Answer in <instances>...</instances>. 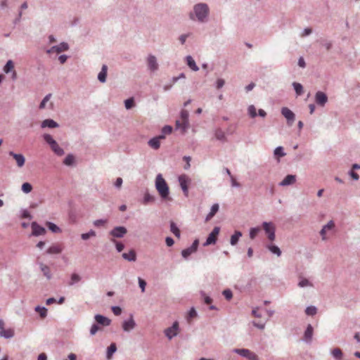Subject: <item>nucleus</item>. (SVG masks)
<instances>
[{
	"label": "nucleus",
	"instance_id": "obj_38",
	"mask_svg": "<svg viewBox=\"0 0 360 360\" xmlns=\"http://www.w3.org/2000/svg\"><path fill=\"white\" fill-rule=\"evenodd\" d=\"M35 311L39 314L41 318H45L47 315V309L45 307L38 306L35 308Z\"/></svg>",
	"mask_w": 360,
	"mask_h": 360
},
{
	"label": "nucleus",
	"instance_id": "obj_33",
	"mask_svg": "<svg viewBox=\"0 0 360 360\" xmlns=\"http://www.w3.org/2000/svg\"><path fill=\"white\" fill-rule=\"evenodd\" d=\"M214 136L217 140L222 141H225L226 140L225 133L221 129H216Z\"/></svg>",
	"mask_w": 360,
	"mask_h": 360
},
{
	"label": "nucleus",
	"instance_id": "obj_1",
	"mask_svg": "<svg viewBox=\"0 0 360 360\" xmlns=\"http://www.w3.org/2000/svg\"><path fill=\"white\" fill-rule=\"evenodd\" d=\"M155 188L162 198H168L169 193V186L161 174H158L156 176Z\"/></svg>",
	"mask_w": 360,
	"mask_h": 360
},
{
	"label": "nucleus",
	"instance_id": "obj_20",
	"mask_svg": "<svg viewBox=\"0 0 360 360\" xmlns=\"http://www.w3.org/2000/svg\"><path fill=\"white\" fill-rule=\"evenodd\" d=\"M136 323L131 316L129 320L123 322L122 328L124 331H129L134 329Z\"/></svg>",
	"mask_w": 360,
	"mask_h": 360
},
{
	"label": "nucleus",
	"instance_id": "obj_56",
	"mask_svg": "<svg viewBox=\"0 0 360 360\" xmlns=\"http://www.w3.org/2000/svg\"><path fill=\"white\" fill-rule=\"evenodd\" d=\"M44 139L46 141L47 143L49 144V146H51L52 143H54L56 141L50 134H44Z\"/></svg>",
	"mask_w": 360,
	"mask_h": 360
},
{
	"label": "nucleus",
	"instance_id": "obj_41",
	"mask_svg": "<svg viewBox=\"0 0 360 360\" xmlns=\"http://www.w3.org/2000/svg\"><path fill=\"white\" fill-rule=\"evenodd\" d=\"M269 250L274 254H276L277 256H280L281 252L278 247L271 245L268 246Z\"/></svg>",
	"mask_w": 360,
	"mask_h": 360
},
{
	"label": "nucleus",
	"instance_id": "obj_42",
	"mask_svg": "<svg viewBox=\"0 0 360 360\" xmlns=\"http://www.w3.org/2000/svg\"><path fill=\"white\" fill-rule=\"evenodd\" d=\"M298 285L300 288H304V287H307V286H313L312 283L307 278H302L300 280V281L299 282Z\"/></svg>",
	"mask_w": 360,
	"mask_h": 360
},
{
	"label": "nucleus",
	"instance_id": "obj_48",
	"mask_svg": "<svg viewBox=\"0 0 360 360\" xmlns=\"http://www.w3.org/2000/svg\"><path fill=\"white\" fill-rule=\"evenodd\" d=\"M274 155L278 157H283L285 153L283 152V148L281 146L277 147L274 150Z\"/></svg>",
	"mask_w": 360,
	"mask_h": 360
},
{
	"label": "nucleus",
	"instance_id": "obj_61",
	"mask_svg": "<svg viewBox=\"0 0 360 360\" xmlns=\"http://www.w3.org/2000/svg\"><path fill=\"white\" fill-rule=\"evenodd\" d=\"M139 284L140 288H141V291L144 292L145 288L146 285V282L144 280H143L142 278H139Z\"/></svg>",
	"mask_w": 360,
	"mask_h": 360
},
{
	"label": "nucleus",
	"instance_id": "obj_12",
	"mask_svg": "<svg viewBox=\"0 0 360 360\" xmlns=\"http://www.w3.org/2000/svg\"><path fill=\"white\" fill-rule=\"evenodd\" d=\"M31 227L32 230V234L34 236H41L46 233L45 229L39 226L37 222H32Z\"/></svg>",
	"mask_w": 360,
	"mask_h": 360
},
{
	"label": "nucleus",
	"instance_id": "obj_46",
	"mask_svg": "<svg viewBox=\"0 0 360 360\" xmlns=\"http://www.w3.org/2000/svg\"><path fill=\"white\" fill-rule=\"evenodd\" d=\"M110 240L115 244L116 249L118 252L123 250L124 246L122 243L117 241L115 238H111Z\"/></svg>",
	"mask_w": 360,
	"mask_h": 360
},
{
	"label": "nucleus",
	"instance_id": "obj_14",
	"mask_svg": "<svg viewBox=\"0 0 360 360\" xmlns=\"http://www.w3.org/2000/svg\"><path fill=\"white\" fill-rule=\"evenodd\" d=\"M335 226V224L333 221H330L326 225H325L320 231V234L322 239L324 240L327 238L326 233L328 231L333 230Z\"/></svg>",
	"mask_w": 360,
	"mask_h": 360
},
{
	"label": "nucleus",
	"instance_id": "obj_24",
	"mask_svg": "<svg viewBox=\"0 0 360 360\" xmlns=\"http://www.w3.org/2000/svg\"><path fill=\"white\" fill-rule=\"evenodd\" d=\"M108 67L106 65H103L101 71L98 75V79L101 82H105L106 80Z\"/></svg>",
	"mask_w": 360,
	"mask_h": 360
},
{
	"label": "nucleus",
	"instance_id": "obj_3",
	"mask_svg": "<svg viewBox=\"0 0 360 360\" xmlns=\"http://www.w3.org/2000/svg\"><path fill=\"white\" fill-rule=\"evenodd\" d=\"M263 229L267 234L268 238L273 241L275 239V225L272 222H264L262 224Z\"/></svg>",
	"mask_w": 360,
	"mask_h": 360
},
{
	"label": "nucleus",
	"instance_id": "obj_11",
	"mask_svg": "<svg viewBox=\"0 0 360 360\" xmlns=\"http://www.w3.org/2000/svg\"><path fill=\"white\" fill-rule=\"evenodd\" d=\"M315 101L317 104L323 106L328 101V97L323 92L318 91L315 96Z\"/></svg>",
	"mask_w": 360,
	"mask_h": 360
},
{
	"label": "nucleus",
	"instance_id": "obj_51",
	"mask_svg": "<svg viewBox=\"0 0 360 360\" xmlns=\"http://www.w3.org/2000/svg\"><path fill=\"white\" fill-rule=\"evenodd\" d=\"M75 160L74 157L72 155H68L64 160L63 162L66 165H71Z\"/></svg>",
	"mask_w": 360,
	"mask_h": 360
},
{
	"label": "nucleus",
	"instance_id": "obj_60",
	"mask_svg": "<svg viewBox=\"0 0 360 360\" xmlns=\"http://www.w3.org/2000/svg\"><path fill=\"white\" fill-rule=\"evenodd\" d=\"M162 131L164 134L163 135H165V134H169L172 131V127L171 126H169V125L165 126L162 128Z\"/></svg>",
	"mask_w": 360,
	"mask_h": 360
},
{
	"label": "nucleus",
	"instance_id": "obj_63",
	"mask_svg": "<svg viewBox=\"0 0 360 360\" xmlns=\"http://www.w3.org/2000/svg\"><path fill=\"white\" fill-rule=\"evenodd\" d=\"M198 246V240H195L193 243L192 245L189 248L192 250V251L193 252H195L197 250Z\"/></svg>",
	"mask_w": 360,
	"mask_h": 360
},
{
	"label": "nucleus",
	"instance_id": "obj_52",
	"mask_svg": "<svg viewBox=\"0 0 360 360\" xmlns=\"http://www.w3.org/2000/svg\"><path fill=\"white\" fill-rule=\"evenodd\" d=\"M125 108L127 109H130L134 105V101L133 98H130L127 99L124 102Z\"/></svg>",
	"mask_w": 360,
	"mask_h": 360
},
{
	"label": "nucleus",
	"instance_id": "obj_4",
	"mask_svg": "<svg viewBox=\"0 0 360 360\" xmlns=\"http://www.w3.org/2000/svg\"><path fill=\"white\" fill-rule=\"evenodd\" d=\"M234 352L239 355L247 358L248 360H258L257 356L247 349H236Z\"/></svg>",
	"mask_w": 360,
	"mask_h": 360
},
{
	"label": "nucleus",
	"instance_id": "obj_15",
	"mask_svg": "<svg viewBox=\"0 0 360 360\" xmlns=\"http://www.w3.org/2000/svg\"><path fill=\"white\" fill-rule=\"evenodd\" d=\"M63 247L62 244H53L50 246L46 252L50 255L60 254L63 251Z\"/></svg>",
	"mask_w": 360,
	"mask_h": 360
},
{
	"label": "nucleus",
	"instance_id": "obj_34",
	"mask_svg": "<svg viewBox=\"0 0 360 360\" xmlns=\"http://www.w3.org/2000/svg\"><path fill=\"white\" fill-rule=\"evenodd\" d=\"M170 231L171 232H172V233L174 234L175 236H176L177 238H179L180 237V230L179 229V228L176 226V225L175 224L174 222L172 221L170 223Z\"/></svg>",
	"mask_w": 360,
	"mask_h": 360
},
{
	"label": "nucleus",
	"instance_id": "obj_45",
	"mask_svg": "<svg viewBox=\"0 0 360 360\" xmlns=\"http://www.w3.org/2000/svg\"><path fill=\"white\" fill-rule=\"evenodd\" d=\"M265 323H266L265 319L259 320V321L255 320L253 321V325L259 329H263L264 328Z\"/></svg>",
	"mask_w": 360,
	"mask_h": 360
},
{
	"label": "nucleus",
	"instance_id": "obj_35",
	"mask_svg": "<svg viewBox=\"0 0 360 360\" xmlns=\"http://www.w3.org/2000/svg\"><path fill=\"white\" fill-rule=\"evenodd\" d=\"M332 355L333 357L338 360H341L342 358V352L340 349L335 348L332 350Z\"/></svg>",
	"mask_w": 360,
	"mask_h": 360
},
{
	"label": "nucleus",
	"instance_id": "obj_57",
	"mask_svg": "<svg viewBox=\"0 0 360 360\" xmlns=\"http://www.w3.org/2000/svg\"><path fill=\"white\" fill-rule=\"evenodd\" d=\"M99 330H101V328L98 325L93 324L90 329V334L94 335Z\"/></svg>",
	"mask_w": 360,
	"mask_h": 360
},
{
	"label": "nucleus",
	"instance_id": "obj_49",
	"mask_svg": "<svg viewBox=\"0 0 360 360\" xmlns=\"http://www.w3.org/2000/svg\"><path fill=\"white\" fill-rule=\"evenodd\" d=\"M46 226L53 232L57 233L60 231V229L51 222H46Z\"/></svg>",
	"mask_w": 360,
	"mask_h": 360
},
{
	"label": "nucleus",
	"instance_id": "obj_6",
	"mask_svg": "<svg viewBox=\"0 0 360 360\" xmlns=\"http://www.w3.org/2000/svg\"><path fill=\"white\" fill-rule=\"evenodd\" d=\"M127 233V230L124 226H117L115 227L109 234L112 237V238H120L124 237V236Z\"/></svg>",
	"mask_w": 360,
	"mask_h": 360
},
{
	"label": "nucleus",
	"instance_id": "obj_44",
	"mask_svg": "<svg viewBox=\"0 0 360 360\" xmlns=\"http://www.w3.org/2000/svg\"><path fill=\"white\" fill-rule=\"evenodd\" d=\"M32 190V186L30 183L26 182L22 185V191L24 193H28L31 192Z\"/></svg>",
	"mask_w": 360,
	"mask_h": 360
},
{
	"label": "nucleus",
	"instance_id": "obj_55",
	"mask_svg": "<svg viewBox=\"0 0 360 360\" xmlns=\"http://www.w3.org/2000/svg\"><path fill=\"white\" fill-rule=\"evenodd\" d=\"M193 252L190 248H188L186 249H184L181 252V255L184 258L188 257L189 255H191Z\"/></svg>",
	"mask_w": 360,
	"mask_h": 360
},
{
	"label": "nucleus",
	"instance_id": "obj_27",
	"mask_svg": "<svg viewBox=\"0 0 360 360\" xmlns=\"http://www.w3.org/2000/svg\"><path fill=\"white\" fill-rule=\"evenodd\" d=\"M40 269H41V271L43 272L44 276H46L47 278V279L51 278V269L47 265H45V264L41 263Z\"/></svg>",
	"mask_w": 360,
	"mask_h": 360
},
{
	"label": "nucleus",
	"instance_id": "obj_59",
	"mask_svg": "<svg viewBox=\"0 0 360 360\" xmlns=\"http://www.w3.org/2000/svg\"><path fill=\"white\" fill-rule=\"evenodd\" d=\"M223 295L225 297V298L228 300H231L233 297L232 292L229 289L224 290L223 291Z\"/></svg>",
	"mask_w": 360,
	"mask_h": 360
},
{
	"label": "nucleus",
	"instance_id": "obj_64",
	"mask_svg": "<svg viewBox=\"0 0 360 360\" xmlns=\"http://www.w3.org/2000/svg\"><path fill=\"white\" fill-rule=\"evenodd\" d=\"M166 244L167 246L171 247L174 245V240L170 237H167L165 240Z\"/></svg>",
	"mask_w": 360,
	"mask_h": 360
},
{
	"label": "nucleus",
	"instance_id": "obj_32",
	"mask_svg": "<svg viewBox=\"0 0 360 360\" xmlns=\"http://www.w3.org/2000/svg\"><path fill=\"white\" fill-rule=\"evenodd\" d=\"M242 233L240 231H236L233 235L231 236L230 243L231 245H235L238 243L240 237H241Z\"/></svg>",
	"mask_w": 360,
	"mask_h": 360
},
{
	"label": "nucleus",
	"instance_id": "obj_31",
	"mask_svg": "<svg viewBox=\"0 0 360 360\" xmlns=\"http://www.w3.org/2000/svg\"><path fill=\"white\" fill-rule=\"evenodd\" d=\"M176 127L178 129H181V132L184 133L188 127V122H185V123H184V122L182 120H177L176 122Z\"/></svg>",
	"mask_w": 360,
	"mask_h": 360
},
{
	"label": "nucleus",
	"instance_id": "obj_9",
	"mask_svg": "<svg viewBox=\"0 0 360 360\" xmlns=\"http://www.w3.org/2000/svg\"><path fill=\"white\" fill-rule=\"evenodd\" d=\"M180 186L186 196L188 195V184L190 182L189 178L186 175H181L179 177Z\"/></svg>",
	"mask_w": 360,
	"mask_h": 360
},
{
	"label": "nucleus",
	"instance_id": "obj_37",
	"mask_svg": "<svg viewBox=\"0 0 360 360\" xmlns=\"http://www.w3.org/2000/svg\"><path fill=\"white\" fill-rule=\"evenodd\" d=\"M293 86H294V89H295V91L296 92V94L300 96L301 94H302L303 93V87H302V85L300 83H297V82H294L292 84Z\"/></svg>",
	"mask_w": 360,
	"mask_h": 360
},
{
	"label": "nucleus",
	"instance_id": "obj_50",
	"mask_svg": "<svg viewBox=\"0 0 360 360\" xmlns=\"http://www.w3.org/2000/svg\"><path fill=\"white\" fill-rule=\"evenodd\" d=\"M51 97V94H49L48 95H46L44 99L42 100V101L41 102L40 105H39V108L41 109H43L45 108L46 106V103L50 100Z\"/></svg>",
	"mask_w": 360,
	"mask_h": 360
},
{
	"label": "nucleus",
	"instance_id": "obj_53",
	"mask_svg": "<svg viewBox=\"0 0 360 360\" xmlns=\"http://www.w3.org/2000/svg\"><path fill=\"white\" fill-rule=\"evenodd\" d=\"M181 120H182L184 122H188V112L186 110H182L181 112Z\"/></svg>",
	"mask_w": 360,
	"mask_h": 360
},
{
	"label": "nucleus",
	"instance_id": "obj_58",
	"mask_svg": "<svg viewBox=\"0 0 360 360\" xmlns=\"http://www.w3.org/2000/svg\"><path fill=\"white\" fill-rule=\"evenodd\" d=\"M107 223L106 219H98L94 221V224L95 226H103Z\"/></svg>",
	"mask_w": 360,
	"mask_h": 360
},
{
	"label": "nucleus",
	"instance_id": "obj_26",
	"mask_svg": "<svg viewBox=\"0 0 360 360\" xmlns=\"http://www.w3.org/2000/svg\"><path fill=\"white\" fill-rule=\"evenodd\" d=\"M219 208V206L217 203L214 204L211 207L210 212L206 217V221L210 220L215 215V214L218 212Z\"/></svg>",
	"mask_w": 360,
	"mask_h": 360
},
{
	"label": "nucleus",
	"instance_id": "obj_28",
	"mask_svg": "<svg viewBox=\"0 0 360 360\" xmlns=\"http://www.w3.org/2000/svg\"><path fill=\"white\" fill-rule=\"evenodd\" d=\"M50 147L56 155H63L64 154L63 150L58 146L56 141L52 143Z\"/></svg>",
	"mask_w": 360,
	"mask_h": 360
},
{
	"label": "nucleus",
	"instance_id": "obj_7",
	"mask_svg": "<svg viewBox=\"0 0 360 360\" xmlns=\"http://www.w3.org/2000/svg\"><path fill=\"white\" fill-rule=\"evenodd\" d=\"M282 115L286 118L288 124L291 126L295 121V115L289 108L284 107L281 109Z\"/></svg>",
	"mask_w": 360,
	"mask_h": 360
},
{
	"label": "nucleus",
	"instance_id": "obj_47",
	"mask_svg": "<svg viewBox=\"0 0 360 360\" xmlns=\"http://www.w3.org/2000/svg\"><path fill=\"white\" fill-rule=\"evenodd\" d=\"M248 113L250 116L252 118L257 116V110L253 105H251L248 107Z\"/></svg>",
	"mask_w": 360,
	"mask_h": 360
},
{
	"label": "nucleus",
	"instance_id": "obj_54",
	"mask_svg": "<svg viewBox=\"0 0 360 360\" xmlns=\"http://www.w3.org/2000/svg\"><path fill=\"white\" fill-rule=\"evenodd\" d=\"M154 201V197L150 195L149 193H146L144 195L143 203L147 204L150 202Z\"/></svg>",
	"mask_w": 360,
	"mask_h": 360
},
{
	"label": "nucleus",
	"instance_id": "obj_29",
	"mask_svg": "<svg viewBox=\"0 0 360 360\" xmlns=\"http://www.w3.org/2000/svg\"><path fill=\"white\" fill-rule=\"evenodd\" d=\"M0 335L5 338H11L14 335V330L12 328H8L0 330Z\"/></svg>",
	"mask_w": 360,
	"mask_h": 360
},
{
	"label": "nucleus",
	"instance_id": "obj_25",
	"mask_svg": "<svg viewBox=\"0 0 360 360\" xmlns=\"http://www.w3.org/2000/svg\"><path fill=\"white\" fill-rule=\"evenodd\" d=\"M186 62L188 66L193 71H198L199 70L198 65H196L195 60L191 56H188L186 57Z\"/></svg>",
	"mask_w": 360,
	"mask_h": 360
},
{
	"label": "nucleus",
	"instance_id": "obj_18",
	"mask_svg": "<svg viewBox=\"0 0 360 360\" xmlns=\"http://www.w3.org/2000/svg\"><path fill=\"white\" fill-rule=\"evenodd\" d=\"M14 69V64L13 63L12 60H9L6 65L4 66V71L6 72V73H8L9 72L11 71H13V73H12V79L13 80H15L17 77V73L15 70H13Z\"/></svg>",
	"mask_w": 360,
	"mask_h": 360
},
{
	"label": "nucleus",
	"instance_id": "obj_13",
	"mask_svg": "<svg viewBox=\"0 0 360 360\" xmlns=\"http://www.w3.org/2000/svg\"><path fill=\"white\" fill-rule=\"evenodd\" d=\"M94 319L98 324L103 326H108L111 323V320L110 319L100 314H96Z\"/></svg>",
	"mask_w": 360,
	"mask_h": 360
},
{
	"label": "nucleus",
	"instance_id": "obj_5",
	"mask_svg": "<svg viewBox=\"0 0 360 360\" xmlns=\"http://www.w3.org/2000/svg\"><path fill=\"white\" fill-rule=\"evenodd\" d=\"M220 229L219 227H214L212 232L208 236L206 242L205 243L204 245H210L212 244H215L217 240L218 235L219 233Z\"/></svg>",
	"mask_w": 360,
	"mask_h": 360
},
{
	"label": "nucleus",
	"instance_id": "obj_8",
	"mask_svg": "<svg viewBox=\"0 0 360 360\" xmlns=\"http://www.w3.org/2000/svg\"><path fill=\"white\" fill-rule=\"evenodd\" d=\"M179 332V323L175 321L172 327L167 328L165 330V335L169 338L172 339L173 337L176 336Z\"/></svg>",
	"mask_w": 360,
	"mask_h": 360
},
{
	"label": "nucleus",
	"instance_id": "obj_62",
	"mask_svg": "<svg viewBox=\"0 0 360 360\" xmlns=\"http://www.w3.org/2000/svg\"><path fill=\"white\" fill-rule=\"evenodd\" d=\"M112 311L115 315L118 316L121 314L122 309L120 307H112Z\"/></svg>",
	"mask_w": 360,
	"mask_h": 360
},
{
	"label": "nucleus",
	"instance_id": "obj_23",
	"mask_svg": "<svg viewBox=\"0 0 360 360\" xmlns=\"http://www.w3.org/2000/svg\"><path fill=\"white\" fill-rule=\"evenodd\" d=\"M58 127V124H57V122H56L54 120H51V119L45 120L41 123L42 128H45V127L56 128Z\"/></svg>",
	"mask_w": 360,
	"mask_h": 360
},
{
	"label": "nucleus",
	"instance_id": "obj_39",
	"mask_svg": "<svg viewBox=\"0 0 360 360\" xmlns=\"http://www.w3.org/2000/svg\"><path fill=\"white\" fill-rule=\"evenodd\" d=\"M305 313L309 316H314L317 313V309L314 306L308 307L305 309Z\"/></svg>",
	"mask_w": 360,
	"mask_h": 360
},
{
	"label": "nucleus",
	"instance_id": "obj_30",
	"mask_svg": "<svg viewBox=\"0 0 360 360\" xmlns=\"http://www.w3.org/2000/svg\"><path fill=\"white\" fill-rule=\"evenodd\" d=\"M313 335V327L309 324L305 332H304V339L307 342H309L311 340Z\"/></svg>",
	"mask_w": 360,
	"mask_h": 360
},
{
	"label": "nucleus",
	"instance_id": "obj_17",
	"mask_svg": "<svg viewBox=\"0 0 360 360\" xmlns=\"http://www.w3.org/2000/svg\"><path fill=\"white\" fill-rule=\"evenodd\" d=\"M165 138V135H160L159 136L155 137L148 141V144L151 148L154 149H158L160 146V140L164 139Z\"/></svg>",
	"mask_w": 360,
	"mask_h": 360
},
{
	"label": "nucleus",
	"instance_id": "obj_16",
	"mask_svg": "<svg viewBox=\"0 0 360 360\" xmlns=\"http://www.w3.org/2000/svg\"><path fill=\"white\" fill-rule=\"evenodd\" d=\"M296 181V176L292 174L287 175L284 179L280 182L281 186H286L295 184Z\"/></svg>",
	"mask_w": 360,
	"mask_h": 360
},
{
	"label": "nucleus",
	"instance_id": "obj_36",
	"mask_svg": "<svg viewBox=\"0 0 360 360\" xmlns=\"http://www.w3.org/2000/svg\"><path fill=\"white\" fill-rule=\"evenodd\" d=\"M81 277L77 274H72L71 275L70 281L68 283L69 285H72L73 284L78 283L80 281Z\"/></svg>",
	"mask_w": 360,
	"mask_h": 360
},
{
	"label": "nucleus",
	"instance_id": "obj_2",
	"mask_svg": "<svg viewBox=\"0 0 360 360\" xmlns=\"http://www.w3.org/2000/svg\"><path fill=\"white\" fill-rule=\"evenodd\" d=\"M194 12L198 20L203 21L208 15L209 8L206 4H199L194 7Z\"/></svg>",
	"mask_w": 360,
	"mask_h": 360
},
{
	"label": "nucleus",
	"instance_id": "obj_21",
	"mask_svg": "<svg viewBox=\"0 0 360 360\" xmlns=\"http://www.w3.org/2000/svg\"><path fill=\"white\" fill-rule=\"evenodd\" d=\"M148 66L152 71L158 70V65L156 61V58L154 56L150 55L148 58Z\"/></svg>",
	"mask_w": 360,
	"mask_h": 360
},
{
	"label": "nucleus",
	"instance_id": "obj_43",
	"mask_svg": "<svg viewBox=\"0 0 360 360\" xmlns=\"http://www.w3.org/2000/svg\"><path fill=\"white\" fill-rule=\"evenodd\" d=\"M260 230L261 229L259 227L252 228L250 231V238L251 239H254L260 231Z\"/></svg>",
	"mask_w": 360,
	"mask_h": 360
},
{
	"label": "nucleus",
	"instance_id": "obj_19",
	"mask_svg": "<svg viewBox=\"0 0 360 360\" xmlns=\"http://www.w3.org/2000/svg\"><path fill=\"white\" fill-rule=\"evenodd\" d=\"M68 49V45L67 43L63 42L58 46H53L50 50L48 51L49 53L56 52L59 53L62 51H66Z\"/></svg>",
	"mask_w": 360,
	"mask_h": 360
},
{
	"label": "nucleus",
	"instance_id": "obj_10",
	"mask_svg": "<svg viewBox=\"0 0 360 360\" xmlns=\"http://www.w3.org/2000/svg\"><path fill=\"white\" fill-rule=\"evenodd\" d=\"M9 155L13 157L18 167H22L25 163V158L22 154H17L13 151L8 153Z\"/></svg>",
	"mask_w": 360,
	"mask_h": 360
},
{
	"label": "nucleus",
	"instance_id": "obj_22",
	"mask_svg": "<svg viewBox=\"0 0 360 360\" xmlns=\"http://www.w3.org/2000/svg\"><path fill=\"white\" fill-rule=\"evenodd\" d=\"M122 257L129 262H134L136 259V254L134 250H131L128 253H123Z\"/></svg>",
	"mask_w": 360,
	"mask_h": 360
},
{
	"label": "nucleus",
	"instance_id": "obj_40",
	"mask_svg": "<svg viewBox=\"0 0 360 360\" xmlns=\"http://www.w3.org/2000/svg\"><path fill=\"white\" fill-rule=\"evenodd\" d=\"M117 347L115 343H112L110 347L108 348L107 357L108 359H110L112 354L116 351Z\"/></svg>",
	"mask_w": 360,
	"mask_h": 360
}]
</instances>
